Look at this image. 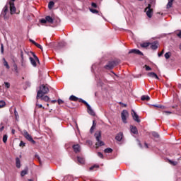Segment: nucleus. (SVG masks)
<instances>
[{"label":"nucleus","mask_w":181,"mask_h":181,"mask_svg":"<svg viewBox=\"0 0 181 181\" xmlns=\"http://www.w3.org/2000/svg\"><path fill=\"white\" fill-rule=\"evenodd\" d=\"M49 93V88L45 85H41L39 87V90L37 92V100H39L40 97H43V95H45V94Z\"/></svg>","instance_id":"nucleus-1"},{"label":"nucleus","mask_w":181,"mask_h":181,"mask_svg":"<svg viewBox=\"0 0 181 181\" xmlns=\"http://www.w3.org/2000/svg\"><path fill=\"white\" fill-rule=\"evenodd\" d=\"M95 139L97 141L95 144L96 148H100V146H104L105 144L104 141H101V132H97L95 133Z\"/></svg>","instance_id":"nucleus-2"},{"label":"nucleus","mask_w":181,"mask_h":181,"mask_svg":"<svg viewBox=\"0 0 181 181\" xmlns=\"http://www.w3.org/2000/svg\"><path fill=\"white\" fill-rule=\"evenodd\" d=\"M23 135L25 136V139H27V141H29V142H31L32 144H36V141L35 140H33V138H32V136H30V134H29L28 131L23 130Z\"/></svg>","instance_id":"nucleus-3"},{"label":"nucleus","mask_w":181,"mask_h":181,"mask_svg":"<svg viewBox=\"0 0 181 181\" xmlns=\"http://www.w3.org/2000/svg\"><path fill=\"white\" fill-rule=\"evenodd\" d=\"M151 5L148 4V6L145 8V12L148 16V18H152L153 15V9L151 8Z\"/></svg>","instance_id":"nucleus-4"},{"label":"nucleus","mask_w":181,"mask_h":181,"mask_svg":"<svg viewBox=\"0 0 181 181\" xmlns=\"http://www.w3.org/2000/svg\"><path fill=\"white\" fill-rule=\"evenodd\" d=\"M122 117V121L124 122V124H127V118L129 117V113H128L127 110H123L121 113Z\"/></svg>","instance_id":"nucleus-5"},{"label":"nucleus","mask_w":181,"mask_h":181,"mask_svg":"<svg viewBox=\"0 0 181 181\" xmlns=\"http://www.w3.org/2000/svg\"><path fill=\"white\" fill-rule=\"evenodd\" d=\"M47 22H48V23H53V18L50 17V16H47L45 19L40 20L41 23H46Z\"/></svg>","instance_id":"nucleus-6"},{"label":"nucleus","mask_w":181,"mask_h":181,"mask_svg":"<svg viewBox=\"0 0 181 181\" xmlns=\"http://www.w3.org/2000/svg\"><path fill=\"white\" fill-rule=\"evenodd\" d=\"M113 67H115V62L114 61L109 62L105 66V69L107 70H111Z\"/></svg>","instance_id":"nucleus-7"},{"label":"nucleus","mask_w":181,"mask_h":181,"mask_svg":"<svg viewBox=\"0 0 181 181\" xmlns=\"http://www.w3.org/2000/svg\"><path fill=\"white\" fill-rule=\"evenodd\" d=\"M134 53V54H139V56H144V53L141 52L139 49H132L129 52V54Z\"/></svg>","instance_id":"nucleus-8"},{"label":"nucleus","mask_w":181,"mask_h":181,"mask_svg":"<svg viewBox=\"0 0 181 181\" xmlns=\"http://www.w3.org/2000/svg\"><path fill=\"white\" fill-rule=\"evenodd\" d=\"M72 148H73L74 152H75V153H78L80 152V151H81V147H80V144L73 145Z\"/></svg>","instance_id":"nucleus-9"},{"label":"nucleus","mask_w":181,"mask_h":181,"mask_svg":"<svg viewBox=\"0 0 181 181\" xmlns=\"http://www.w3.org/2000/svg\"><path fill=\"white\" fill-rule=\"evenodd\" d=\"M132 117L133 119L136 121V122H141V119H139V116L136 114V112L132 110Z\"/></svg>","instance_id":"nucleus-10"},{"label":"nucleus","mask_w":181,"mask_h":181,"mask_svg":"<svg viewBox=\"0 0 181 181\" xmlns=\"http://www.w3.org/2000/svg\"><path fill=\"white\" fill-rule=\"evenodd\" d=\"M147 76L151 78H156V80H159V77L155 72H149L147 74Z\"/></svg>","instance_id":"nucleus-11"},{"label":"nucleus","mask_w":181,"mask_h":181,"mask_svg":"<svg viewBox=\"0 0 181 181\" xmlns=\"http://www.w3.org/2000/svg\"><path fill=\"white\" fill-rule=\"evenodd\" d=\"M130 131L132 134H134V135L138 134V129L136 128V127L130 125Z\"/></svg>","instance_id":"nucleus-12"},{"label":"nucleus","mask_w":181,"mask_h":181,"mask_svg":"<svg viewBox=\"0 0 181 181\" xmlns=\"http://www.w3.org/2000/svg\"><path fill=\"white\" fill-rule=\"evenodd\" d=\"M10 6V12L11 15H13V13H16V7H15V4H9Z\"/></svg>","instance_id":"nucleus-13"},{"label":"nucleus","mask_w":181,"mask_h":181,"mask_svg":"<svg viewBox=\"0 0 181 181\" xmlns=\"http://www.w3.org/2000/svg\"><path fill=\"white\" fill-rule=\"evenodd\" d=\"M150 49H152V50H156L158 49V42H154L152 43H150Z\"/></svg>","instance_id":"nucleus-14"},{"label":"nucleus","mask_w":181,"mask_h":181,"mask_svg":"<svg viewBox=\"0 0 181 181\" xmlns=\"http://www.w3.org/2000/svg\"><path fill=\"white\" fill-rule=\"evenodd\" d=\"M122 136H123V134L122 132H120L117 134V136L115 137V140L118 141L119 142H121V141H122Z\"/></svg>","instance_id":"nucleus-15"},{"label":"nucleus","mask_w":181,"mask_h":181,"mask_svg":"<svg viewBox=\"0 0 181 181\" xmlns=\"http://www.w3.org/2000/svg\"><path fill=\"white\" fill-rule=\"evenodd\" d=\"M88 109V114H90V115H92L93 117H94V115H95V112H94V110H93V109L91 108V106H88L87 107Z\"/></svg>","instance_id":"nucleus-16"},{"label":"nucleus","mask_w":181,"mask_h":181,"mask_svg":"<svg viewBox=\"0 0 181 181\" xmlns=\"http://www.w3.org/2000/svg\"><path fill=\"white\" fill-rule=\"evenodd\" d=\"M40 100H42V101H45V103H47L50 100V98H49L47 95H43L42 97H40Z\"/></svg>","instance_id":"nucleus-17"},{"label":"nucleus","mask_w":181,"mask_h":181,"mask_svg":"<svg viewBox=\"0 0 181 181\" xmlns=\"http://www.w3.org/2000/svg\"><path fill=\"white\" fill-rule=\"evenodd\" d=\"M77 160L80 165H84L86 160H84L83 158L81 157H77Z\"/></svg>","instance_id":"nucleus-18"},{"label":"nucleus","mask_w":181,"mask_h":181,"mask_svg":"<svg viewBox=\"0 0 181 181\" xmlns=\"http://www.w3.org/2000/svg\"><path fill=\"white\" fill-rule=\"evenodd\" d=\"M30 62L32 64V66H33V67H36L37 64H36V61L35 59H33V57H30Z\"/></svg>","instance_id":"nucleus-19"},{"label":"nucleus","mask_w":181,"mask_h":181,"mask_svg":"<svg viewBox=\"0 0 181 181\" xmlns=\"http://www.w3.org/2000/svg\"><path fill=\"white\" fill-rule=\"evenodd\" d=\"M16 168H18V169H19L21 168V159H19V158H16Z\"/></svg>","instance_id":"nucleus-20"},{"label":"nucleus","mask_w":181,"mask_h":181,"mask_svg":"<svg viewBox=\"0 0 181 181\" xmlns=\"http://www.w3.org/2000/svg\"><path fill=\"white\" fill-rule=\"evenodd\" d=\"M141 100V101H149V100H151V98H149L148 95H142Z\"/></svg>","instance_id":"nucleus-21"},{"label":"nucleus","mask_w":181,"mask_h":181,"mask_svg":"<svg viewBox=\"0 0 181 181\" xmlns=\"http://www.w3.org/2000/svg\"><path fill=\"white\" fill-rule=\"evenodd\" d=\"M69 100H70V101H78V98L72 95L69 97Z\"/></svg>","instance_id":"nucleus-22"},{"label":"nucleus","mask_w":181,"mask_h":181,"mask_svg":"<svg viewBox=\"0 0 181 181\" xmlns=\"http://www.w3.org/2000/svg\"><path fill=\"white\" fill-rule=\"evenodd\" d=\"M173 5V0H168V3L167 4V9H170V8H172Z\"/></svg>","instance_id":"nucleus-23"},{"label":"nucleus","mask_w":181,"mask_h":181,"mask_svg":"<svg viewBox=\"0 0 181 181\" xmlns=\"http://www.w3.org/2000/svg\"><path fill=\"white\" fill-rule=\"evenodd\" d=\"M151 43L150 42H144L141 44V47H148L150 46Z\"/></svg>","instance_id":"nucleus-24"},{"label":"nucleus","mask_w":181,"mask_h":181,"mask_svg":"<svg viewBox=\"0 0 181 181\" xmlns=\"http://www.w3.org/2000/svg\"><path fill=\"white\" fill-rule=\"evenodd\" d=\"M54 6V1H49L48 4L49 9H52Z\"/></svg>","instance_id":"nucleus-25"},{"label":"nucleus","mask_w":181,"mask_h":181,"mask_svg":"<svg viewBox=\"0 0 181 181\" xmlns=\"http://www.w3.org/2000/svg\"><path fill=\"white\" fill-rule=\"evenodd\" d=\"M3 60H4V65L6 67V69L9 70L10 66H9V64H8V62H6L5 58H4Z\"/></svg>","instance_id":"nucleus-26"},{"label":"nucleus","mask_w":181,"mask_h":181,"mask_svg":"<svg viewBox=\"0 0 181 181\" xmlns=\"http://www.w3.org/2000/svg\"><path fill=\"white\" fill-rule=\"evenodd\" d=\"M171 55H172V53H170V52H166L164 56H165V58L168 59L170 58Z\"/></svg>","instance_id":"nucleus-27"},{"label":"nucleus","mask_w":181,"mask_h":181,"mask_svg":"<svg viewBox=\"0 0 181 181\" xmlns=\"http://www.w3.org/2000/svg\"><path fill=\"white\" fill-rule=\"evenodd\" d=\"M104 152L105 153H111L112 152V150L111 148H107L106 149H105Z\"/></svg>","instance_id":"nucleus-28"},{"label":"nucleus","mask_w":181,"mask_h":181,"mask_svg":"<svg viewBox=\"0 0 181 181\" xmlns=\"http://www.w3.org/2000/svg\"><path fill=\"white\" fill-rule=\"evenodd\" d=\"M32 55L34 57V60H36V62H37L38 63H40V62L39 61V58L37 57V56H36V54H35L33 52H31Z\"/></svg>","instance_id":"nucleus-29"},{"label":"nucleus","mask_w":181,"mask_h":181,"mask_svg":"<svg viewBox=\"0 0 181 181\" xmlns=\"http://www.w3.org/2000/svg\"><path fill=\"white\" fill-rule=\"evenodd\" d=\"M6 105V103L4 100H0V108H4Z\"/></svg>","instance_id":"nucleus-30"},{"label":"nucleus","mask_w":181,"mask_h":181,"mask_svg":"<svg viewBox=\"0 0 181 181\" xmlns=\"http://www.w3.org/2000/svg\"><path fill=\"white\" fill-rule=\"evenodd\" d=\"M22 177H23V176H25V175H28V170H24L23 171H21V173Z\"/></svg>","instance_id":"nucleus-31"},{"label":"nucleus","mask_w":181,"mask_h":181,"mask_svg":"<svg viewBox=\"0 0 181 181\" xmlns=\"http://www.w3.org/2000/svg\"><path fill=\"white\" fill-rule=\"evenodd\" d=\"M152 136H154V138H158L159 137V134H158L156 132H153Z\"/></svg>","instance_id":"nucleus-32"},{"label":"nucleus","mask_w":181,"mask_h":181,"mask_svg":"<svg viewBox=\"0 0 181 181\" xmlns=\"http://www.w3.org/2000/svg\"><path fill=\"white\" fill-rule=\"evenodd\" d=\"M21 66L23 67H26V61H25V59H21Z\"/></svg>","instance_id":"nucleus-33"},{"label":"nucleus","mask_w":181,"mask_h":181,"mask_svg":"<svg viewBox=\"0 0 181 181\" xmlns=\"http://www.w3.org/2000/svg\"><path fill=\"white\" fill-rule=\"evenodd\" d=\"M95 168H100V166L98 165H94L90 167L89 170H94Z\"/></svg>","instance_id":"nucleus-34"},{"label":"nucleus","mask_w":181,"mask_h":181,"mask_svg":"<svg viewBox=\"0 0 181 181\" xmlns=\"http://www.w3.org/2000/svg\"><path fill=\"white\" fill-rule=\"evenodd\" d=\"M153 107H156V108H161L162 110H165V106L161 105H153Z\"/></svg>","instance_id":"nucleus-35"},{"label":"nucleus","mask_w":181,"mask_h":181,"mask_svg":"<svg viewBox=\"0 0 181 181\" xmlns=\"http://www.w3.org/2000/svg\"><path fill=\"white\" fill-rule=\"evenodd\" d=\"M6 141H8V135L5 134L3 136V142H4V144H6Z\"/></svg>","instance_id":"nucleus-36"},{"label":"nucleus","mask_w":181,"mask_h":181,"mask_svg":"<svg viewBox=\"0 0 181 181\" xmlns=\"http://www.w3.org/2000/svg\"><path fill=\"white\" fill-rule=\"evenodd\" d=\"M35 46H36V47H38V49H40V50L43 51V47H42L40 44H38L37 42H36Z\"/></svg>","instance_id":"nucleus-37"},{"label":"nucleus","mask_w":181,"mask_h":181,"mask_svg":"<svg viewBox=\"0 0 181 181\" xmlns=\"http://www.w3.org/2000/svg\"><path fill=\"white\" fill-rule=\"evenodd\" d=\"M95 128V123L94 122V121L93 122V126L91 127L90 132L92 133L93 131H94V129Z\"/></svg>","instance_id":"nucleus-38"},{"label":"nucleus","mask_w":181,"mask_h":181,"mask_svg":"<svg viewBox=\"0 0 181 181\" xmlns=\"http://www.w3.org/2000/svg\"><path fill=\"white\" fill-rule=\"evenodd\" d=\"M80 100H80L81 103H83V104H85V105H86L87 107L90 106V105L87 102H86V100H83L82 99H80Z\"/></svg>","instance_id":"nucleus-39"},{"label":"nucleus","mask_w":181,"mask_h":181,"mask_svg":"<svg viewBox=\"0 0 181 181\" xmlns=\"http://www.w3.org/2000/svg\"><path fill=\"white\" fill-rule=\"evenodd\" d=\"M144 67L146 68V71H151V70H152V68L148 65H145Z\"/></svg>","instance_id":"nucleus-40"},{"label":"nucleus","mask_w":181,"mask_h":181,"mask_svg":"<svg viewBox=\"0 0 181 181\" xmlns=\"http://www.w3.org/2000/svg\"><path fill=\"white\" fill-rule=\"evenodd\" d=\"M4 86L6 88H9L11 87V84L8 82H4Z\"/></svg>","instance_id":"nucleus-41"},{"label":"nucleus","mask_w":181,"mask_h":181,"mask_svg":"<svg viewBox=\"0 0 181 181\" xmlns=\"http://www.w3.org/2000/svg\"><path fill=\"white\" fill-rule=\"evenodd\" d=\"M25 145H26V144L25 142H23V141H21L20 142L19 146L23 148V146H25Z\"/></svg>","instance_id":"nucleus-42"},{"label":"nucleus","mask_w":181,"mask_h":181,"mask_svg":"<svg viewBox=\"0 0 181 181\" xmlns=\"http://www.w3.org/2000/svg\"><path fill=\"white\" fill-rule=\"evenodd\" d=\"M6 12H8V7H7V6H5V7L4 8V15H6Z\"/></svg>","instance_id":"nucleus-43"},{"label":"nucleus","mask_w":181,"mask_h":181,"mask_svg":"<svg viewBox=\"0 0 181 181\" xmlns=\"http://www.w3.org/2000/svg\"><path fill=\"white\" fill-rule=\"evenodd\" d=\"M13 66L14 67L15 71L18 73V65H16V64H14Z\"/></svg>","instance_id":"nucleus-44"},{"label":"nucleus","mask_w":181,"mask_h":181,"mask_svg":"<svg viewBox=\"0 0 181 181\" xmlns=\"http://www.w3.org/2000/svg\"><path fill=\"white\" fill-rule=\"evenodd\" d=\"M98 156H99V158H101V159L104 158V155H103L101 152L98 153Z\"/></svg>","instance_id":"nucleus-45"},{"label":"nucleus","mask_w":181,"mask_h":181,"mask_svg":"<svg viewBox=\"0 0 181 181\" xmlns=\"http://www.w3.org/2000/svg\"><path fill=\"white\" fill-rule=\"evenodd\" d=\"M14 115L16 116V118H18V117H19V115L18 114V112L16 111V108L14 109Z\"/></svg>","instance_id":"nucleus-46"},{"label":"nucleus","mask_w":181,"mask_h":181,"mask_svg":"<svg viewBox=\"0 0 181 181\" xmlns=\"http://www.w3.org/2000/svg\"><path fill=\"white\" fill-rule=\"evenodd\" d=\"M57 102H58V104H64V101H63V100H62V99H58V100H57Z\"/></svg>","instance_id":"nucleus-47"},{"label":"nucleus","mask_w":181,"mask_h":181,"mask_svg":"<svg viewBox=\"0 0 181 181\" xmlns=\"http://www.w3.org/2000/svg\"><path fill=\"white\" fill-rule=\"evenodd\" d=\"M90 12H92V13H98V11L95 9H90Z\"/></svg>","instance_id":"nucleus-48"},{"label":"nucleus","mask_w":181,"mask_h":181,"mask_svg":"<svg viewBox=\"0 0 181 181\" xmlns=\"http://www.w3.org/2000/svg\"><path fill=\"white\" fill-rule=\"evenodd\" d=\"M1 52L4 54V44H1Z\"/></svg>","instance_id":"nucleus-49"},{"label":"nucleus","mask_w":181,"mask_h":181,"mask_svg":"<svg viewBox=\"0 0 181 181\" xmlns=\"http://www.w3.org/2000/svg\"><path fill=\"white\" fill-rule=\"evenodd\" d=\"M16 0H9V4H13V5H15V1H16Z\"/></svg>","instance_id":"nucleus-50"},{"label":"nucleus","mask_w":181,"mask_h":181,"mask_svg":"<svg viewBox=\"0 0 181 181\" xmlns=\"http://www.w3.org/2000/svg\"><path fill=\"white\" fill-rule=\"evenodd\" d=\"M163 114H166L168 115L169 114H172V112H170V111H164V112H163Z\"/></svg>","instance_id":"nucleus-51"},{"label":"nucleus","mask_w":181,"mask_h":181,"mask_svg":"<svg viewBox=\"0 0 181 181\" xmlns=\"http://www.w3.org/2000/svg\"><path fill=\"white\" fill-rule=\"evenodd\" d=\"M163 53H165V51L163 49L161 51V52L158 53V57H160V56H162V54H163Z\"/></svg>","instance_id":"nucleus-52"},{"label":"nucleus","mask_w":181,"mask_h":181,"mask_svg":"<svg viewBox=\"0 0 181 181\" xmlns=\"http://www.w3.org/2000/svg\"><path fill=\"white\" fill-rule=\"evenodd\" d=\"M21 59H25L24 57H23V51H21Z\"/></svg>","instance_id":"nucleus-53"},{"label":"nucleus","mask_w":181,"mask_h":181,"mask_svg":"<svg viewBox=\"0 0 181 181\" xmlns=\"http://www.w3.org/2000/svg\"><path fill=\"white\" fill-rule=\"evenodd\" d=\"M91 5H92L93 8H97V4L92 3Z\"/></svg>","instance_id":"nucleus-54"},{"label":"nucleus","mask_w":181,"mask_h":181,"mask_svg":"<svg viewBox=\"0 0 181 181\" xmlns=\"http://www.w3.org/2000/svg\"><path fill=\"white\" fill-rule=\"evenodd\" d=\"M36 106L38 107V108H43V105H39L37 103H36Z\"/></svg>","instance_id":"nucleus-55"},{"label":"nucleus","mask_w":181,"mask_h":181,"mask_svg":"<svg viewBox=\"0 0 181 181\" xmlns=\"http://www.w3.org/2000/svg\"><path fill=\"white\" fill-rule=\"evenodd\" d=\"M177 36L178 37H180V39H181V31H180L177 34Z\"/></svg>","instance_id":"nucleus-56"},{"label":"nucleus","mask_w":181,"mask_h":181,"mask_svg":"<svg viewBox=\"0 0 181 181\" xmlns=\"http://www.w3.org/2000/svg\"><path fill=\"white\" fill-rule=\"evenodd\" d=\"M30 42H31V43H33V45H35V44L37 43V42H35V40H30Z\"/></svg>","instance_id":"nucleus-57"},{"label":"nucleus","mask_w":181,"mask_h":181,"mask_svg":"<svg viewBox=\"0 0 181 181\" xmlns=\"http://www.w3.org/2000/svg\"><path fill=\"white\" fill-rule=\"evenodd\" d=\"M51 103H52V104H54L55 103H57V100H51Z\"/></svg>","instance_id":"nucleus-58"},{"label":"nucleus","mask_w":181,"mask_h":181,"mask_svg":"<svg viewBox=\"0 0 181 181\" xmlns=\"http://www.w3.org/2000/svg\"><path fill=\"white\" fill-rule=\"evenodd\" d=\"M170 163H172V164L174 165H176V163H175V162H173V161L170 160Z\"/></svg>","instance_id":"nucleus-59"},{"label":"nucleus","mask_w":181,"mask_h":181,"mask_svg":"<svg viewBox=\"0 0 181 181\" xmlns=\"http://www.w3.org/2000/svg\"><path fill=\"white\" fill-rule=\"evenodd\" d=\"M4 126L0 128V131H4Z\"/></svg>","instance_id":"nucleus-60"},{"label":"nucleus","mask_w":181,"mask_h":181,"mask_svg":"<svg viewBox=\"0 0 181 181\" xmlns=\"http://www.w3.org/2000/svg\"><path fill=\"white\" fill-rule=\"evenodd\" d=\"M11 132H12L13 134H15V129H12Z\"/></svg>","instance_id":"nucleus-61"},{"label":"nucleus","mask_w":181,"mask_h":181,"mask_svg":"<svg viewBox=\"0 0 181 181\" xmlns=\"http://www.w3.org/2000/svg\"><path fill=\"white\" fill-rule=\"evenodd\" d=\"M35 158H37V159H40V158L37 155H35Z\"/></svg>","instance_id":"nucleus-62"},{"label":"nucleus","mask_w":181,"mask_h":181,"mask_svg":"<svg viewBox=\"0 0 181 181\" xmlns=\"http://www.w3.org/2000/svg\"><path fill=\"white\" fill-rule=\"evenodd\" d=\"M144 145H145L146 148H148V144L145 143Z\"/></svg>","instance_id":"nucleus-63"},{"label":"nucleus","mask_w":181,"mask_h":181,"mask_svg":"<svg viewBox=\"0 0 181 181\" xmlns=\"http://www.w3.org/2000/svg\"><path fill=\"white\" fill-rule=\"evenodd\" d=\"M176 107H177V105L172 106V108H176Z\"/></svg>","instance_id":"nucleus-64"}]
</instances>
